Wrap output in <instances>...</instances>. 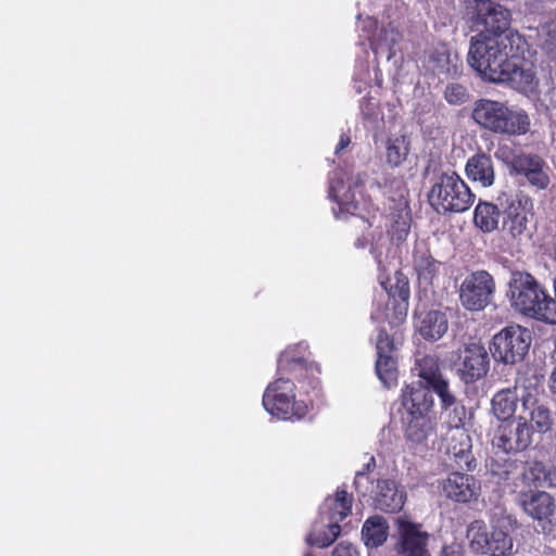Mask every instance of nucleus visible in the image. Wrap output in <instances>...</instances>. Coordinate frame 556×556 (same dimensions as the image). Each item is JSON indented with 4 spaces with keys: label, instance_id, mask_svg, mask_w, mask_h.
<instances>
[{
    "label": "nucleus",
    "instance_id": "1",
    "mask_svg": "<svg viewBox=\"0 0 556 556\" xmlns=\"http://www.w3.org/2000/svg\"><path fill=\"white\" fill-rule=\"evenodd\" d=\"M509 35L472 37L468 61L484 80L506 84L529 96L536 91L539 79L534 66L521 61L527 41L520 34Z\"/></svg>",
    "mask_w": 556,
    "mask_h": 556
},
{
    "label": "nucleus",
    "instance_id": "2",
    "mask_svg": "<svg viewBox=\"0 0 556 556\" xmlns=\"http://www.w3.org/2000/svg\"><path fill=\"white\" fill-rule=\"evenodd\" d=\"M277 370L281 376L269 383L263 394V406L274 417L283 420L302 419L308 412L304 401L295 400L293 379L301 380L312 370V366L303 357H295L292 352L285 351L277 362Z\"/></svg>",
    "mask_w": 556,
    "mask_h": 556
},
{
    "label": "nucleus",
    "instance_id": "3",
    "mask_svg": "<svg viewBox=\"0 0 556 556\" xmlns=\"http://www.w3.org/2000/svg\"><path fill=\"white\" fill-rule=\"evenodd\" d=\"M511 307L520 315L549 325H556V300L528 271L515 270L508 282Z\"/></svg>",
    "mask_w": 556,
    "mask_h": 556
},
{
    "label": "nucleus",
    "instance_id": "4",
    "mask_svg": "<svg viewBox=\"0 0 556 556\" xmlns=\"http://www.w3.org/2000/svg\"><path fill=\"white\" fill-rule=\"evenodd\" d=\"M471 118L480 128L505 138L521 137L531 129L528 112L506 101L479 99L473 104Z\"/></svg>",
    "mask_w": 556,
    "mask_h": 556
},
{
    "label": "nucleus",
    "instance_id": "5",
    "mask_svg": "<svg viewBox=\"0 0 556 556\" xmlns=\"http://www.w3.org/2000/svg\"><path fill=\"white\" fill-rule=\"evenodd\" d=\"M401 403L405 409V437L414 443H422L434 431L432 418L433 397L421 381L406 384L401 394Z\"/></svg>",
    "mask_w": 556,
    "mask_h": 556
},
{
    "label": "nucleus",
    "instance_id": "6",
    "mask_svg": "<svg viewBox=\"0 0 556 556\" xmlns=\"http://www.w3.org/2000/svg\"><path fill=\"white\" fill-rule=\"evenodd\" d=\"M475 199V193L456 172L442 173L428 193L429 204L439 214L464 213Z\"/></svg>",
    "mask_w": 556,
    "mask_h": 556
},
{
    "label": "nucleus",
    "instance_id": "7",
    "mask_svg": "<svg viewBox=\"0 0 556 556\" xmlns=\"http://www.w3.org/2000/svg\"><path fill=\"white\" fill-rule=\"evenodd\" d=\"M496 201L502 208V232L514 240H520L528 232L534 215L533 199L522 190L502 191Z\"/></svg>",
    "mask_w": 556,
    "mask_h": 556
},
{
    "label": "nucleus",
    "instance_id": "8",
    "mask_svg": "<svg viewBox=\"0 0 556 556\" xmlns=\"http://www.w3.org/2000/svg\"><path fill=\"white\" fill-rule=\"evenodd\" d=\"M530 344L531 333L527 328L508 326L493 337L490 352L496 362L516 364L525 358Z\"/></svg>",
    "mask_w": 556,
    "mask_h": 556
},
{
    "label": "nucleus",
    "instance_id": "9",
    "mask_svg": "<svg viewBox=\"0 0 556 556\" xmlns=\"http://www.w3.org/2000/svg\"><path fill=\"white\" fill-rule=\"evenodd\" d=\"M473 5L477 23L484 26L479 34L485 37L510 36L509 34H519L513 30L510 26V12L498 3L491 0H469L468 9Z\"/></svg>",
    "mask_w": 556,
    "mask_h": 556
},
{
    "label": "nucleus",
    "instance_id": "10",
    "mask_svg": "<svg viewBox=\"0 0 556 556\" xmlns=\"http://www.w3.org/2000/svg\"><path fill=\"white\" fill-rule=\"evenodd\" d=\"M495 291V281L486 270H476L462 282L459 300L469 311H481L491 302Z\"/></svg>",
    "mask_w": 556,
    "mask_h": 556
},
{
    "label": "nucleus",
    "instance_id": "11",
    "mask_svg": "<svg viewBox=\"0 0 556 556\" xmlns=\"http://www.w3.org/2000/svg\"><path fill=\"white\" fill-rule=\"evenodd\" d=\"M519 390H522L520 395L522 406L529 408L532 391H536V386L532 384L525 375H519L515 380L514 388L502 389L492 399V412L497 419L506 421L514 416L519 400Z\"/></svg>",
    "mask_w": 556,
    "mask_h": 556
},
{
    "label": "nucleus",
    "instance_id": "12",
    "mask_svg": "<svg viewBox=\"0 0 556 556\" xmlns=\"http://www.w3.org/2000/svg\"><path fill=\"white\" fill-rule=\"evenodd\" d=\"M353 496L346 490L338 489L333 498H328L326 515L329 523L327 529L320 533L312 544L318 547H328L331 545L341 533L342 522L352 510Z\"/></svg>",
    "mask_w": 556,
    "mask_h": 556
},
{
    "label": "nucleus",
    "instance_id": "13",
    "mask_svg": "<svg viewBox=\"0 0 556 556\" xmlns=\"http://www.w3.org/2000/svg\"><path fill=\"white\" fill-rule=\"evenodd\" d=\"M382 285L389 296L384 318L391 326H397L406 319L408 312L410 296L408 278L401 270H396L394 277Z\"/></svg>",
    "mask_w": 556,
    "mask_h": 556
},
{
    "label": "nucleus",
    "instance_id": "14",
    "mask_svg": "<svg viewBox=\"0 0 556 556\" xmlns=\"http://www.w3.org/2000/svg\"><path fill=\"white\" fill-rule=\"evenodd\" d=\"M395 525L394 549L397 556H431L428 549L429 533L422 530L420 523L399 517Z\"/></svg>",
    "mask_w": 556,
    "mask_h": 556
},
{
    "label": "nucleus",
    "instance_id": "15",
    "mask_svg": "<svg viewBox=\"0 0 556 556\" xmlns=\"http://www.w3.org/2000/svg\"><path fill=\"white\" fill-rule=\"evenodd\" d=\"M533 442V429L525 417L517 422L502 424L494 435L493 445L505 453L526 451Z\"/></svg>",
    "mask_w": 556,
    "mask_h": 556
},
{
    "label": "nucleus",
    "instance_id": "16",
    "mask_svg": "<svg viewBox=\"0 0 556 556\" xmlns=\"http://www.w3.org/2000/svg\"><path fill=\"white\" fill-rule=\"evenodd\" d=\"M460 379L465 383H473L486 376L490 358L486 350L480 343L470 342L458 350Z\"/></svg>",
    "mask_w": 556,
    "mask_h": 556
},
{
    "label": "nucleus",
    "instance_id": "17",
    "mask_svg": "<svg viewBox=\"0 0 556 556\" xmlns=\"http://www.w3.org/2000/svg\"><path fill=\"white\" fill-rule=\"evenodd\" d=\"M445 415L446 422L450 428L455 429L456 432L451 438V443L447 446L448 453H452L456 458L467 457L470 452V438L463 429L467 417V409L462 401L454 400V403L448 409H441Z\"/></svg>",
    "mask_w": 556,
    "mask_h": 556
},
{
    "label": "nucleus",
    "instance_id": "18",
    "mask_svg": "<svg viewBox=\"0 0 556 556\" xmlns=\"http://www.w3.org/2000/svg\"><path fill=\"white\" fill-rule=\"evenodd\" d=\"M375 509L392 514L400 511L406 500V493L392 479L377 480L375 489L370 486L369 494Z\"/></svg>",
    "mask_w": 556,
    "mask_h": 556
},
{
    "label": "nucleus",
    "instance_id": "19",
    "mask_svg": "<svg viewBox=\"0 0 556 556\" xmlns=\"http://www.w3.org/2000/svg\"><path fill=\"white\" fill-rule=\"evenodd\" d=\"M441 486L447 498L458 503L477 500L480 493L479 481L473 476L462 472H451Z\"/></svg>",
    "mask_w": 556,
    "mask_h": 556
},
{
    "label": "nucleus",
    "instance_id": "20",
    "mask_svg": "<svg viewBox=\"0 0 556 556\" xmlns=\"http://www.w3.org/2000/svg\"><path fill=\"white\" fill-rule=\"evenodd\" d=\"M471 544H477L482 553L492 556H506L513 549L510 535L503 529L495 527L490 533L477 531L471 540Z\"/></svg>",
    "mask_w": 556,
    "mask_h": 556
},
{
    "label": "nucleus",
    "instance_id": "21",
    "mask_svg": "<svg viewBox=\"0 0 556 556\" xmlns=\"http://www.w3.org/2000/svg\"><path fill=\"white\" fill-rule=\"evenodd\" d=\"M465 173L469 180L483 188L493 186L495 181L494 162L490 154L479 151L471 155L465 165Z\"/></svg>",
    "mask_w": 556,
    "mask_h": 556
},
{
    "label": "nucleus",
    "instance_id": "22",
    "mask_svg": "<svg viewBox=\"0 0 556 556\" xmlns=\"http://www.w3.org/2000/svg\"><path fill=\"white\" fill-rule=\"evenodd\" d=\"M417 328L424 339L437 341L447 331L448 321L443 312L429 311L418 316Z\"/></svg>",
    "mask_w": 556,
    "mask_h": 556
},
{
    "label": "nucleus",
    "instance_id": "23",
    "mask_svg": "<svg viewBox=\"0 0 556 556\" xmlns=\"http://www.w3.org/2000/svg\"><path fill=\"white\" fill-rule=\"evenodd\" d=\"M502 208L498 202L479 201L473 211V224L484 233L498 229Z\"/></svg>",
    "mask_w": 556,
    "mask_h": 556
},
{
    "label": "nucleus",
    "instance_id": "24",
    "mask_svg": "<svg viewBox=\"0 0 556 556\" xmlns=\"http://www.w3.org/2000/svg\"><path fill=\"white\" fill-rule=\"evenodd\" d=\"M389 525L381 516L369 517L363 525L362 538L367 547L381 546L388 539Z\"/></svg>",
    "mask_w": 556,
    "mask_h": 556
},
{
    "label": "nucleus",
    "instance_id": "25",
    "mask_svg": "<svg viewBox=\"0 0 556 556\" xmlns=\"http://www.w3.org/2000/svg\"><path fill=\"white\" fill-rule=\"evenodd\" d=\"M522 504L525 510L538 520H543L552 516L555 507L553 497L544 491L531 493L523 500Z\"/></svg>",
    "mask_w": 556,
    "mask_h": 556
},
{
    "label": "nucleus",
    "instance_id": "26",
    "mask_svg": "<svg viewBox=\"0 0 556 556\" xmlns=\"http://www.w3.org/2000/svg\"><path fill=\"white\" fill-rule=\"evenodd\" d=\"M522 480L529 488H551L554 485L553 473L541 462L527 463Z\"/></svg>",
    "mask_w": 556,
    "mask_h": 556
},
{
    "label": "nucleus",
    "instance_id": "27",
    "mask_svg": "<svg viewBox=\"0 0 556 556\" xmlns=\"http://www.w3.org/2000/svg\"><path fill=\"white\" fill-rule=\"evenodd\" d=\"M428 63L432 72L445 75H456L458 65L451 60V53L445 46L428 51Z\"/></svg>",
    "mask_w": 556,
    "mask_h": 556
},
{
    "label": "nucleus",
    "instance_id": "28",
    "mask_svg": "<svg viewBox=\"0 0 556 556\" xmlns=\"http://www.w3.org/2000/svg\"><path fill=\"white\" fill-rule=\"evenodd\" d=\"M412 215L407 205L400 207L391 214V225L389 233L392 240L403 242L406 240L410 230Z\"/></svg>",
    "mask_w": 556,
    "mask_h": 556
},
{
    "label": "nucleus",
    "instance_id": "29",
    "mask_svg": "<svg viewBox=\"0 0 556 556\" xmlns=\"http://www.w3.org/2000/svg\"><path fill=\"white\" fill-rule=\"evenodd\" d=\"M400 38L401 34L397 30L382 28L379 38H370L369 46L376 55L387 53V58L390 60L395 56L394 46Z\"/></svg>",
    "mask_w": 556,
    "mask_h": 556
},
{
    "label": "nucleus",
    "instance_id": "30",
    "mask_svg": "<svg viewBox=\"0 0 556 556\" xmlns=\"http://www.w3.org/2000/svg\"><path fill=\"white\" fill-rule=\"evenodd\" d=\"M376 372L380 381L391 388L397 382V363L392 354L377 355Z\"/></svg>",
    "mask_w": 556,
    "mask_h": 556
},
{
    "label": "nucleus",
    "instance_id": "31",
    "mask_svg": "<svg viewBox=\"0 0 556 556\" xmlns=\"http://www.w3.org/2000/svg\"><path fill=\"white\" fill-rule=\"evenodd\" d=\"M418 376L426 382V387L443 379L440 370L439 359L435 356L426 355L417 361Z\"/></svg>",
    "mask_w": 556,
    "mask_h": 556
},
{
    "label": "nucleus",
    "instance_id": "32",
    "mask_svg": "<svg viewBox=\"0 0 556 556\" xmlns=\"http://www.w3.org/2000/svg\"><path fill=\"white\" fill-rule=\"evenodd\" d=\"M409 153V143L405 136L389 139L387 143V162L392 167L400 166Z\"/></svg>",
    "mask_w": 556,
    "mask_h": 556
},
{
    "label": "nucleus",
    "instance_id": "33",
    "mask_svg": "<svg viewBox=\"0 0 556 556\" xmlns=\"http://www.w3.org/2000/svg\"><path fill=\"white\" fill-rule=\"evenodd\" d=\"M535 392L536 391H532V400L529 403L532 407L530 412V420L534 422L538 432L546 433L553 426L552 413L546 406L536 404V400L534 397Z\"/></svg>",
    "mask_w": 556,
    "mask_h": 556
},
{
    "label": "nucleus",
    "instance_id": "34",
    "mask_svg": "<svg viewBox=\"0 0 556 556\" xmlns=\"http://www.w3.org/2000/svg\"><path fill=\"white\" fill-rule=\"evenodd\" d=\"M440 263L430 254H415L414 267L420 280L431 281L439 271Z\"/></svg>",
    "mask_w": 556,
    "mask_h": 556
},
{
    "label": "nucleus",
    "instance_id": "35",
    "mask_svg": "<svg viewBox=\"0 0 556 556\" xmlns=\"http://www.w3.org/2000/svg\"><path fill=\"white\" fill-rule=\"evenodd\" d=\"M543 159L535 153H526L523 151L518 152V160L515 161V165L510 173L528 176L535 167L543 163Z\"/></svg>",
    "mask_w": 556,
    "mask_h": 556
},
{
    "label": "nucleus",
    "instance_id": "36",
    "mask_svg": "<svg viewBox=\"0 0 556 556\" xmlns=\"http://www.w3.org/2000/svg\"><path fill=\"white\" fill-rule=\"evenodd\" d=\"M376 467L375 457H370L369 462L364 465L363 470L357 471L354 479V488L358 496L366 497L369 494V489L372 486V481L369 478V472Z\"/></svg>",
    "mask_w": 556,
    "mask_h": 556
},
{
    "label": "nucleus",
    "instance_id": "37",
    "mask_svg": "<svg viewBox=\"0 0 556 556\" xmlns=\"http://www.w3.org/2000/svg\"><path fill=\"white\" fill-rule=\"evenodd\" d=\"M430 392H434L440 400L441 409H448L456 399L455 394L450 389L448 381L443 378L427 388Z\"/></svg>",
    "mask_w": 556,
    "mask_h": 556
},
{
    "label": "nucleus",
    "instance_id": "38",
    "mask_svg": "<svg viewBox=\"0 0 556 556\" xmlns=\"http://www.w3.org/2000/svg\"><path fill=\"white\" fill-rule=\"evenodd\" d=\"M470 98L468 89L457 83L448 84L444 90V99L451 105H462Z\"/></svg>",
    "mask_w": 556,
    "mask_h": 556
},
{
    "label": "nucleus",
    "instance_id": "39",
    "mask_svg": "<svg viewBox=\"0 0 556 556\" xmlns=\"http://www.w3.org/2000/svg\"><path fill=\"white\" fill-rule=\"evenodd\" d=\"M529 185L536 190H545L551 184L545 161L535 167L528 176L525 177Z\"/></svg>",
    "mask_w": 556,
    "mask_h": 556
},
{
    "label": "nucleus",
    "instance_id": "40",
    "mask_svg": "<svg viewBox=\"0 0 556 556\" xmlns=\"http://www.w3.org/2000/svg\"><path fill=\"white\" fill-rule=\"evenodd\" d=\"M542 49L552 58H556V16L542 26Z\"/></svg>",
    "mask_w": 556,
    "mask_h": 556
},
{
    "label": "nucleus",
    "instance_id": "41",
    "mask_svg": "<svg viewBox=\"0 0 556 556\" xmlns=\"http://www.w3.org/2000/svg\"><path fill=\"white\" fill-rule=\"evenodd\" d=\"M495 157L505 164L509 170L513 169L515 161L518 160V152H516L508 144H500L494 153Z\"/></svg>",
    "mask_w": 556,
    "mask_h": 556
},
{
    "label": "nucleus",
    "instance_id": "42",
    "mask_svg": "<svg viewBox=\"0 0 556 556\" xmlns=\"http://www.w3.org/2000/svg\"><path fill=\"white\" fill-rule=\"evenodd\" d=\"M393 351V338L384 329L380 330L377 339V355L392 354Z\"/></svg>",
    "mask_w": 556,
    "mask_h": 556
},
{
    "label": "nucleus",
    "instance_id": "43",
    "mask_svg": "<svg viewBox=\"0 0 556 556\" xmlns=\"http://www.w3.org/2000/svg\"><path fill=\"white\" fill-rule=\"evenodd\" d=\"M332 556H359V554L351 543L341 542L333 549Z\"/></svg>",
    "mask_w": 556,
    "mask_h": 556
},
{
    "label": "nucleus",
    "instance_id": "44",
    "mask_svg": "<svg viewBox=\"0 0 556 556\" xmlns=\"http://www.w3.org/2000/svg\"><path fill=\"white\" fill-rule=\"evenodd\" d=\"M440 556H464V549L457 543L444 545Z\"/></svg>",
    "mask_w": 556,
    "mask_h": 556
},
{
    "label": "nucleus",
    "instance_id": "45",
    "mask_svg": "<svg viewBox=\"0 0 556 556\" xmlns=\"http://www.w3.org/2000/svg\"><path fill=\"white\" fill-rule=\"evenodd\" d=\"M351 143V138L343 134L340 136V140L336 147V154H339L343 149H345Z\"/></svg>",
    "mask_w": 556,
    "mask_h": 556
},
{
    "label": "nucleus",
    "instance_id": "46",
    "mask_svg": "<svg viewBox=\"0 0 556 556\" xmlns=\"http://www.w3.org/2000/svg\"><path fill=\"white\" fill-rule=\"evenodd\" d=\"M548 388L552 393L556 394V366L551 372L549 379H548Z\"/></svg>",
    "mask_w": 556,
    "mask_h": 556
},
{
    "label": "nucleus",
    "instance_id": "47",
    "mask_svg": "<svg viewBox=\"0 0 556 556\" xmlns=\"http://www.w3.org/2000/svg\"><path fill=\"white\" fill-rule=\"evenodd\" d=\"M554 291H555V300H556V277H555V280H554Z\"/></svg>",
    "mask_w": 556,
    "mask_h": 556
},
{
    "label": "nucleus",
    "instance_id": "48",
    "mask_svg": "<svg viewBox=\"0 0 556 556\" xmlns=\"http://www.w3.org/2000/svg\"><path fill=\"white\" fill-rule=\"evenodd\" d=\"M305 556H312V555H309V554H306Z\"/></svg>",
    "mask_w": 556,
    "mask_h": 556
}]
</instances>
